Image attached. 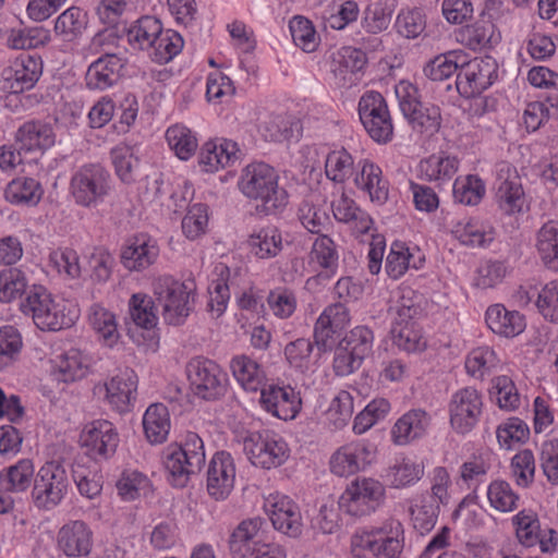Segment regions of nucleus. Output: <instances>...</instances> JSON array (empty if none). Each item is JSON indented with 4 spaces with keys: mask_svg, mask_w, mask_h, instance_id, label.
Instances as JSON below:
<instances>
[{
    "mask_svg": "<svg viewBox=\"0 0 558 558\" xmlns=\"http://www.w3.org/2000/svg\"><path fill=\"white\" fill-rule=\"evenodd\" d=\"M241 193L258 203L257 208L265 215L282 211L289 203V194L279 186V174L268 163L252 162L241 172L238 181Z\"/></svg>",
    "mask_w": 558,
    "mask_h": 558,
    "instance_id": "obj_1",
    "label": "nucleus"
},
{
    "mask_svg": "<svg viewBox=\"0 0 558 558\" xmlns=\"http://www.w3.org/2000/svg\"><path fill=\"white\" fill-rule=\"evenodd\" d=\"M405 546L403 524L396 518H389L369 530L355 531L350 539L352 558H402Z\"/></svg>",
    "mask_w": 558,
    "mask_h": 558,
    "instance_id": "obj_2",
    "label": "nucleus"
},
{
    "mask_svg": "<svg viewBox=\"0 0 558 558\" xmlns=\"http://www.w3.org/2000/svg\"><path fill=\"white\" fill-rule=\"evenodd\" d=\"M24 315L44 331H58L71 327L77 319L75 308L66 310L63 301H57L43 286H34L21 303Z\"/></svg>",
    "mask_w": 558,
    "mask_h": 558,
    "instance_id": "obj_3",
    "label": "nucleus"
},
{
    "mask_svg": "<svg viewBox=\"0 0 558 558\" xmlns=\"http://www.w3.org/2000/svg\"><path fill=\"white\" fill-rule=\"evenodd\" d=\"M153 293L162 308L168 325L180 326L190 316L195 304V284L172 276H159L153 282Z\"/></svg>",
    "mask_w": 558,
    "mask_h": 558,
    "instance_id": "obj_4",
    "label": "nucleus"
},
{
    "mask_svg": "<svg viewBox=\"0 0 558 558\" xmlns=\"http://www.w3.org/2000/svg\"><path fill=\"white\" fill-rule=\"evenodd\" d=\"M162 457L170 483L184 487L190 476L199 472L205 464L204 442L196 433L189 432L182 444L169 445Z\"/></svg>",
    "mask_w": 558,
    "mask_h": 558,
    "instance_id": "obj_5",
    "label": "nucleus"
},
{
    "mask_svg": "<svg viewBox=\"0 0 558 558\" xmlns=\"http://www.w3.org/2000/svg\"><path fill=\"white\" fill-rule=\"evenodd\" d=\"M70 193L75 204L96 207L111 193L110 173L99 163L84 165L73 173Z\"/></svg>",
    "mask_w": 558,
    "mask_h": 558,
    "instance_id": "obj_6",
    "label": "nucleus"
},
{
    "mask_svg": "<svg viewBox=\"0 0 558 558\" xmlns=\"http://www.w3.org/2000/svg\"><path fill=\"white\" fill-rule=\"evenodd\" d=\"M243 452L255 466L278 468L289 457V448L282 437L270 430L248 432L241 436Z\"/></svg>",
    "mask_w": 558,
    "mask_h": 558,
    "instance_id": "obj_7",
    "label": "nucleus"
},
{
    "mask_svg": "<svg viewBox=\"0 0 558 558\" xmlns=\"http://www.w3.org/2000/svg\"><path fill=\"white\" fill-rule=\"evenodd\" d=\"M384 485L372 477L352 481L339 497V508L352 517H365L375 512L385 500Z\"/></svg>",
    "mask_w": 558,
    "mask_h": 558,
    "instance_id": "obj_8",
    "label": "nucleus"
},
{
    "mask_svg": "<svg viewBox=\"0 0 558 558\" xmlns=\"http://www.w3.org/2000/svg\"><path fill=\"white\" fill-rule=\"evenodd\" d=\"M185 373L194 395L204 400H216L227 390L228 375L213 360L193 357L187 362Z\"/></svg>",
    "mask_w": 558,
    "mask_h": 558,
    "instance_id": "obj_9",
    "label": "nucleus"
},
{
    "mask_svg": "<svg viewBox=\"0 0 558 558\" xmlns=\"http://www.w3.org/2000/svg\"><path fill=\"white\" fill-rule=\"evenodd\" d=\"M69 478L65 468L57 461H48L36 473L32 488L34 504L51 510L61 504L68 493Z\"/></svg>",
    "mask_w": 558,
    "mask_h": 558,
    "instance_id": "obj_10",
    "label": "nucleus"
},
{
    "mask_svg": "<svg viewBox=\"0 0 558 558\" xmlns=\"http://www.w3.org/2000/svg\"><path fill=\"white\" fill-rule=\"evenodd\" d=\"M517 542L524 548L536 546L546 555L558 548V534L551 527L543 529L538 514L532 509H522L510 519Z\"/></svg>",
    "mask_w": 558,
    "mask_h": 558,
    "instance_id": "obj_11",
    "label": "nucleus"
},
{
    "mask_svg": "<svg viewBox=\"0 0 558 558\" xmlns=\"http://www.w3.org/2000/svg\"><path fill=\"white\" fill-rule=\"evenodd\" d=\"M359 117L368 135L379 144L392 140L393 125L387 102L375 90L365 92L359 100Z\"/></svg>",
    "mask_w": 558,
    "mask_h": 558,
    "instance_id": "obj_12",
    "label": "nucleus"
},
{
    "mask_svg": "<svg viewBox=\"0 0 558 558\" xmlns=\"http://www.w3.org/2000/svg\"><path fill=\"white\" fill-rule=\"evenodd\" d=\"M263 508L277 532L293 539L302 536L304 522L301 509L292 498L274 492L264 498Z\"/></svg>",
    "mask_w": 558,
    "mask_h": 558,
    "instance_id": "obj_13",
    "label": "nucleus"
},
{
    "mask_svg": "<svg viewBox=\"0 0 558 558\" xmlns=\"http://www.w3.org/2000/svg\"><path fill=\"white\" fill-rule=\"evenodd\" d=\"M377 448L367 439H357L339 447L329 459L330 472L349 477L365 471L376 459Z\"/></svg>",
    "mask_w": 558,
    "mask_h": 558,
    "instance_id": "obj_14",
    "label": "nucleus"
},
{
    "mask_svg": "<svg viewBox=\"0 0 558 558\" xmlns=\"http://www.w3.org/2000/svg\"><path fill=\"white\" fill-rule=\"evenodd\" d=\"M44 62L37 54H20L3 68L0 74V92L21 94L32 89L43 74Z\"/></svg>",
    "mask_w": 558,
    "mask_h": 558,
    "instance_id": "obj_15",
    "label": "nucleus"
},
{
    "mask_svg": "<svg viewBox=\"0 0 558 558\" xmlns=\"http://www.w3.org/2000/svg\"><path fill=\"white\" fill-rule=\"evenodd\" d=\"M497 71L498 64L493 57L485 56L469 61L464 59L457 75V89L464 97H475L494 84L498 76Z\"/></svg>",
    "mask_w": 558,
    "mask_h": 558,
    "instance_id": "obj_16",
    "label": "nucleus"
},
{
    "mask_svg": "<svg viewBox=\"0 0 558 558\" xmlns=\"http://www.w3.org/2000/svg\"><path fill=\"white\" fill-rule=\"evenodd\" d=\"M483 412V397L473 387L458 389L448 403L451 428L460 435L469 434L478 423Z\"/></svg>",
    "mask_w": 558,
    "mask_h": 558,
    "instance_id": "obj_17",
    "label": "nucleus"
},
{
    "mask_svg": "<svg viewBox=\"0 0 558 558\" xmlns=\"http://www.w3.org/2000/svg\"><path fill=\"white\" fill-rule=\"evenodd\" d=\"M495 201L507 216L522 214L529 207L518 171L507 162L498 166Z\"/></svg>",
    "mask_w": 558,
    "mask_h": 558,
    "instance_id": "obj_18",
    "label": "nucleus"
},
{
    "mask_svg": "<svg viewBox=\"0 0 558 558\" xmlns=\"http://www.w3.org/2000/svg\"><path fill=\"white\" fill-rule=\"evenodd\" d=\"M119 442L117 427L107 420H94L87 423L81 433L82 447L94 460H107L112 457Z\"/></svg>",
    "mask_w": 558,
    "mask_h": 558,
    "instance_id": "obj_19",
    "label": "nucleus"
},
{
    "mask_svg": "<svg viewBox=\"0 0 558 558\" xmlns=\"http://www.w3.org/2000/svg\"><path fill=\"white\" fill-rule=\"evenodd\" d=\"M137 375L133 369L125 368L97 386V392L104 393L107 404L118 413L130 412L136 400Z\"/></svg>",
    "mask_w": 558,
    "mask_h": 558,
    "instance_id": "obj_20",
    "label": "nucleus"
},
{
    "mask_svg": "<svg viewBox=\"0 0 558 558\" xmlns=\"http://www.w3.org/2000/svg\"><path fill=\"white\" fill-rule=\"evenodd\" d=\"M259 391L260 407L277 418L293 420L301 411L300 393L289 385L265 384Z\"/></svg>",
    "mask_w": 558,
    "mask_h": 558,
    "instance_id": "obj_21",
    "label": "nucleus"
},
{
    "mask_svg": "<svg viewBox=\"0 0 558 558\" xmlns=\"http://www.w3.org/2000/svg\"><path fill=\"white\" fill-rule=\"evenodd\" d=\"M354 186L373 204L384 205L389 197V181L381 167L371 158H361L352 177Z\"/></svg>",
    "mask_w": 558,
    "mask_h": 558,
    "instance_id": "obj_22",
    "label": "nucleus"
},
{
    "mask_svg": "<svg viewBox=\"0 0 558 558\" xmlns=\"http://www.w3.org/2000/svg\"><path fill=\"white\" fill-rule=\"evenodd\" d=\"M367 63L366 53L354 47H342L332 57L331 72L340 88H351L360 83Z\"/></svg>",
    "mask_w": 558,
    "mask_h": 558,
    "instance_id": "obj_23",
    "label": "nucleus"
},
{
    "mask_svg": "<svg viewBox=\"0 0 558 558\" xmlns=\"http://www.w3.org/2000/svg\"><path fill=\"white\" fill-rule=\"evenodd\" d=\"M159 256L157 241L146 233L130 238L121 250V263L130 271L149 268Z\"/></svg>",
    "mask_w": 558,
    "mask_h": 558,
    "instance_id": "obj_24",
    "label": "nucleus"
},
{
    "mask_svg": "<svg viewBox=\"0 0 558 558\" xmlns=\"http://www.w3.org/2000/svg\"><path fill=\"white\" fill-rule=\"evenodd\" d=\"M235 464L226 451L214 454L207 471V492L216 500L226 499L234 487Z\"/></svg>",
    "mask_w": 558,
    "mask_h": 558,
    "instance_id": "obj_25",
    "label": "nucleus"
},
{
    "mask_svg": "<svg viewBox=\"0 0 558 558\" xmlns=\"http://www.w3.org/2000/svg\"><path fill=\"white\" fill-rule=\"evenodd\" d=\"M460 168V159L445 151L432 154L421 159L416 167V177L440 187L449 183Z\"/></svg>",
    "mask_w": 558,
    "mask_h": 558,
    "instance_id": "obj_26",
    "label": "nucleus"
},
{
    "mask_svg": "<svg viewBox=\"0 0 558 558\" xmlns=\"http://www.w3.org/2000/svg\"><path fill=\"white\" fill-rule=\"evenodd\" d=\"M432 416L423 409H411L393 424L390 435L397 446H407L424 437L430 426Z\"/></svg>",
    "mask_w": 558,
    "mask_h": 558,
    "instance_id": "obj_27",
    "label": "nucleus"
},
{
    "mask_svg": "<svg viewBox=\"0 0 558 558\" xmlns=\"http://www.w3.org/2000/svg\"><path fill=\"white\" fill-rule=\"evenodd\" d=\"M240 148L231 140L217 138L206 142L199 151L198 163L205 172H217L235 163Z\"/></svg>",
    "mask_w": 558,
    "mask_h": 558,
    "instance_id": "obj_28",
    "label": "nucleus"
},
{
    "mask_svg": "<svg viewBox=\"0 0 558 558\" xmlns=\"http://www.w3.org/2000/svg\"><path fill=\"white\" fill-rule=\"evenodd\" d=\"M124 60L114 54H105L92 62L86 71L85 82L92 90H105L118 83Z\"/></svg>",
    "mask_w": 558,
    "mask_h": 558,
    "instance_id": "obj_29",
    "label": "nucleus"
},
{
    "mask_svg": "<svg viewBox=\"0 0 558 558\" xmlns=\"http://www.w3.org/2000/svg\"><path fill=\"white\" fill-rule=\"evenodd\" d=\"M425 263V257L417 246H411L402 241H393L390 244L386 257L385 270L392 280H398L410 269H420Z\"/></svg>",
    "mask_w": 558,
    "mask_h": 558,
    "instance_id": "obj_30",
    "label": "nucleus"
},
{
    "mask_svg": "<svg viewBox=\"0 0 558 558\" xmlns=\"http://www.w3.org/2000/svg\"><path fill=\"white\" fill-rule=\"evenodd\" d=\"M457 40L470 50L482 51L497 46L501 35L493 21L482 19L460 28Z\"/></svg>",
    "mask_w": 558,
    "mask_h": 558,
    "instance_id": "obj_31",
    "label": "nucleus"
},
{
    "mask_svg": "<svg viewBox=\"0 0 558 558\" xmlns=\"http://www.w3.org/2000/svg\"><path fill=\"white\" fill-rule=\"evenodd\" d=\"M58 545L68 557L87 556L93 545V532L84 521H70L60 529Z\"/></svg>",
    "mask_w": 558,
    "mask_h": 558,
    "instance_id": "obj_32",
    "label": "nucleus"
},
{
    "mask_svg": "<svg viewBox=\"0 0 558 558\" xmlns=\"http://www.w3.org/2000/svg\"><path fill=\"white\" fill-rule=\"evenodd\" d=\"M350 323V313L341 303H333L325 307L314 326V337L318 345L327 347L333 336L342 331Z\"/></svg>",
    "mask_w": 558,
    "mask_h": 558,
    "instance_id": "obj_33",
    "label": "nucleus"
},
{
    "mask_svg": "<svg viewBox=\"0 0 558 558\" xmlns=\"http://www.w3.org/2000/svg\"><path fill=\"white\" fill-rule=\"evenodd\" d=\"M87 322L104 347L114 349L120 344L117 316L109 308L100 303H93L87 311Z\"/></svg>",
    "mask_w": 558,
    "mask_h": 558,
    "instance_id": "obj_34",
    "label": "nucleus"
},
{
    "mask_svg": "<svg viewBox=\"0 0 558 558\" xmlns=\"http://www.w3.org/2000/svg\"><path fill=\"white\" fill-rule=\"evenodd\" d=\"M52 128L40 121H27L15 133V143L23 153H40L54 144Z\"/></svg>",
    "mask_w": 558,
    "mask_h": 558,
    "instance_id": "obj_35",
    "label": "nucleus"
},
{
    "mask_svg": "<svg viewBox=\"0 0 558 558\" xmlns=\"http://www.w3.org/2000/svg\"><path fill=\"white\" fill-rule=\"evenodd\" d=\"M93 366L94 359L89 353L72 348L58 356L54 372L59 380L72 383L86 377Z\"/></svg>",
    "mask_w": 558,
    "mask_h": 558,
    "instance_id": "obj_36",
    "label": "nucleus"
},
{
    "mask_svg": "<svg viewBox=\"0 0 558 558\" xmlns=\"http://www.w3.org/2000/svg\"><path fill=\"white\" fill-rule=\"evenodd\" d=\"M488 328L496 335L512 338L525 329V318L518 311H509L502 304L490 305L485 313Z\"/></svg>",
    "mask_w": 558,
    "mask_h": 558,
    "instance_id": "obj_37",
    "label": "nucleus"
},
{
    "mask_svg": "<svg viewBox=\"0 0 558 558\" xmlns=\"http://www.w3.org/2000/svg\"><path fill=\"white\" fill-rule=\"evenodd\" d=\"M129 311L133 323L137 327L148 331V347L151 350H156L158 336L155 328L158 324V316L153 299L145 293H134L129 301Z\"/></svg>",
    "mask_w": 558,
    "mask_h": 558,
    "instance_id": "obj_38",
    "label": "nucleus"
},
{
    "mask_svg": "<svg viewBox=\"0 0 558 558\" xmlns=\"http://www.w3.org/2000/svg\"><path fill=\"white\" fill-rule=\"evenodd\" d=\"M331 208L336 220L350 225L354 232L366 234L373 229L372 217L344 193L332 201Z\"/></svg>",
    "mask_w": 558,
    "mask_h": 558,
    "instance_id": "obj_39",
    "label": "nucleus"
},
{
    "mask_svg": "<svg viewBox=\"0 0 558 558\" xmlns=\"http://www.w3.org/2000/svg\"><path fill=\"white\" fill-rule=\"evenodd\" d=\"M230 369L236 383L248 392H256L266 384V373L262 365L245 354L233 356Z\"/></svg>",
    "mask_w": 558,
    "mask_h": 558,
    "instance_id": "obj_40",
    "label": "nucleus"
},
{
    "mask_svg": "<svg viewBox=\"0 0 558 558\" xmlns=\"http://www.w3.org/2000/svg\"><path fill=\"white\" fill-rule=\"evenodd\" d=\"M259 133L270 142H298L301 137L302 124L293 116H271L260 124Z\"/></svg>",
    "mask_w": 558,
    "mask_h": 558,
    "instance_id": "obj_41",
    "label": "nucleus"
},
{
    "mask_svg": "<svg viewBox=\"0 0 558 558\" xmlns=\"http://www.w3.org/2000/svg\"><path fill=\"white\" fill-rule=\"evenodd\" d=\"M452 233L463 245L484 247L494 240L493 227L477 218H464L458 221Z\"/></svg>",
    "mask_w": 558,
    "mask_h": 558,
    "instance_id": "obj_42",
    "label": "nucleus"
},
{
    "mask_svg": "<svg viewBox=\"0 0 558 558\" xmlns=\"http://www.w3.org/2000/svg\"><path fill=\"white\" fill-rule=\"evenodd\" d=\"M264 525L265 521L259 517L240 522L230 536L231 551L240 558H244L256 543L263 542L259 536Z\"/></svg>",
    "mask_w": 558,
    "mask_h": 558,
    "instance_id": "obj_43",
    "label": "nucleus"
},
{
    "mask_svg": "<svg viewBox=\"0 0 558 558\" xmlns=\"http://www.w3.org/2000/svg\"><path fill=\"white\" fill-rule=\"evenodd\" d=\"M143 427L150 444L165 442L171 428L168 408L162 403L150 404L143 415Z\"/></svg>",
    "mask_w": 558,
    "mask_h": 558,
    "instance_id": "obj_44",
    "label": "nucleus"
},
{
    "mask_svg": "<svg viewBox=\"0 0 558 558\" xmlns=\"http://www.w3.org/2000/svg\"><path fill=\"white\" fill-rule=\"evenodd\" d=\"M250 252L259 259L276 257L282 250L281 232L274 226L255 230L247 240Z\"/></svg>",
    "mask_w": 558,
    "mask_h": 558,
    "instance_id": "obj_45",
    "label": "nucleus"
},
{
    "mask_svg": "<svg viewBox=\"0 0 558 558\" xmlns=\"http://www.w3.org/2000/svg\"><path fill=\"white\" fill-rule=\"evenodd\" d=\"M35 468L31 459H21L0 472V484L13 494L25 493L35 480Z\"/></svg>",
    "mask_w": 558,
    "mask_h": 558,
    "instance_id": "obj_46",
    "label": "nucleus"
},
{
    "mask_svg": "<svg viewBox=\"0 0 558 558\" xmlns=\"http://www.w3.org/2000/svg\"><path fill=\"white\" fill-rule=\"evenodd\" d=\"M409 510L414 529L424 534L435 526L439 514V504L435 502L428 493H422L410 500Z\"/></svg>",
    "mask_w": 558,
    "mask_h": 558,
    "instance_id": "obj_47",
    "label": "nucleus"
},
{
    "mask_svg": "<svg viewBox=\"0 0 558 558\" xmlns=\"http://www.w3.org/2000/svg\"><path fill=\"white\" fill-rule=\"evenodd\" d=\"M535 247L544 265L558 270V221L549 220L539 228Z\"/></svg>",
    "mask_w": 558,
    "mask_h": 558,
    "instance_id": "obj_48",
    "label": "nucleus"
},
{
    "mask_svg": "<svg viewBox=\"0 0 558 558\" xmlns=\"http://www.w3.org/2000/svg\"><path fill=\"white\" fill-rule=\"evenodd\" d=\"M500 360L489 347H478L469 352L464 366L468 375L475 379H484L498 369Z\"/></svg>",
    "mask_w": 558,
    "mask_h": 558,
    "instance_id": "obj_49",
    "label": "nucleus"
},
{
    "mask_svg": "<svg viewBox=\"0 0 558 558\" xmlns=\"http://www.w3.org/2000/svg\"><path fill=\"white\" fill-rule=\"evenodd\" d=\"M50 41L49 29L43 26L11 28L7 32L5 44L10 49H36Z\"/></svg>",
    "mask_w": 558,
    "mask_h": 558,
    "instance_id": "obj_50",
    "label": "nucleus"
},
{
    "mask_svg": "<svg viewBox=\"0 0 558 558\" xmlns=\"http://www.w3.org/2000/svg\"><path fill=\"white\" fill-rule=\"evenodd\" d=\"M44 194L40 183L33 178H17L12 180L4 196L8 202L15 205H36Z\"/></svg>",
    "mask_w": 558,
    "mask_h": 558,
    "instance_id": "obj_51",
    "label": "nucleus"
},
{
    "mask_svg": "<svg viewBox=\"0 0 558 558\" xmlns=\"http://www.w3.org/2000/svg\"><path fill=\"white\" fill-rule=\"evenodd\" d=\"M424 475V465L415 458L402 457L389 468L387 477L395 488H403L417 483Z\"/></svg>",
    "mask_w": 558,
    "mask_h": 558,
    "instance_id": "obj_52",
    "label": "nucleus"
},
{
    "mask_svg": "<svg viewBox=\"0 0 558 558\" xmlns=\"http://www.w3.org/2000/svg\"><path fill=\"white\" fill-rule=\"evenodd\" d=\"M356 168L353 156L344 148L328 153L325 159V173L328 180L343 184L352 179Z\"/></svg>",
    "mask_w": 558,
    "mask_h": 558,
    "instance_id": "obj_53",
    "label": "nucleus"
},
{
    "mask_svg": "<svg viewBox=\"0 0 558 558\" xmlns=\"http://www.w3.org/2000/svg\"><path fill=\"white\" fill-rule=\"evenodd\" d=\"M465 53L462 50H452L436 56L424 66V74L432 81H445L452 76L463 64Z\"/></svg>",
    "mask_w": 558,
    "mask_h": 558,
    "instance_id": "obj_54",
    "label": "nucleus"
},
{
    "mask_svg": "<svg viewBox=\"0 0 558 558\" xmlns=\"http://www.w3.org/2000/svg\"><path fill=\"white\" fill-rule=\"evenodd\" d=\"M162 31L159 20L154 16H143L128 31V41L134 49H150L153 43Z\"/></svg>",
    "mask_w": 558,
    "mask_h": 558,
    "instance_id": "obj_55",
    "label": "nucleus"
},
{
    "mask_svg": "<svg viewBox=\"0 0 558 558\" xmlns=\"http://www.w3.org/2000/svg\"><path fill=\"white\" fill-rule=\"evenodd\" d=\"M183 46L184 41L179 33L162 28L149 49V56L154 62L165 64L178 56Z\"/></svg>",
    "mask_w": 558,
    "mask_h": 558,
    "instance_id": "obj_56",
    "label": "nucleus"
},
{
    "mask_svg": "<svg viewBox=\"0 0 558 558\" xmlns=\"http://www.w3.org/2000/svg\"><path fill=\"white\" fill-rule=\"evenodd\" d=\"M87 25V14L78 7H70L54 22V33L63 40L75 39Z\"/></svg>",
    "mask_w": 558,
    "mask_h": 558,
    "instance_id": "obj_57",
    "label": "nucleus"
},
{
    "mask_svg": "<svg viewBox=\"0 0 558 558\" xmlns=\"http://www.w3.org/2000/svg\"><path fill=\"white\" fill-rule=\"evenodd\" d=\"M166 140L170 149L181 160H189L198 146L195 134L182 124L169 126L166 131Z\"/></svg>",
    "mask_w": 558,
    "mask_h": 558,
    "instance_id": "obj_58",
    "label": "nucleus"
},
{
    "mask_svg": "<svg viewBox=\"0 0 558 558\" xmlns=\"http://www.w3.org/2000/svg\"><path fill=\"white\" fill-rule=\"evenodd\" d=\"M485 192L484 181L474 174L457 178L452 186L454 201L468 206L477 205L483 199Z\"/></svg>",
    "mask_w": 558,
    "mask_h": 558,
    "instance_id": "obj_59",
    "label": "nucleus"
},
{
    "mask_svg": "<svg viewBox=\"0 0 558 558\" xmlns=\"http://www.w3.org/2000/svg\"><path fill=\"white\" fill-rule=\"evenodd\" d=\"M536 462L532 450L518 451L510 461V474L514 484L520 488H529L535 480Z\"/></svg>",
    "mask_w": 558,
    "mask_h": 558,
    "instance_id": "obj_60",
    "label": "nucleus"
},
{
    "mask_svg": "<svg viewBox=\"0 0 558 558\" xmlns=\"http://www.w3.org/2000/svg\"><path fill=\"white\" fill-rule=\"evenodd\" d=\"M111 160L118 178L126 184L134 182L138 158L134 148L125 143H120L110 151Z\"/></svg>",
    "mask_w": 558,
    "mask_h": 558,
    "instance_id": "obj_61",
    "label": "nucleus"
},
{
    "mask_svg": "<svg viewBox=\"0 0 558 558\" xmlns=\"http://www.w3.org/2000/svg\"><path fill=\"white\" fill-rule=\"evenodd\" d=\"M487 499L492 508L499 512L507 513L518 508L520 497L508 482L496 480L487 487Z\"/></svg>",
    "mask_w": 558,
    "mask_h": 558,
    "instance_id": "obj_62",
    "label": "nucleus"
},
{
    "mask_svg": "<svg viewBox=\"0 0 558 558\" xmlns=\"http://www.w3.org/2000/svg\"><path fill=\"white\" fill-rule=\"evenodd\" d=\"M314 345L307 338H298L283 348L284 360L289 367L300 374L310 369Z\"/></svg>",
    "mask_w": 558,
    "mask_h": 558,
    "instance_id": "obj_63",
    "label": "nucleus"
},
{
    "mask_svg": "<svg viewBox=\"0 0 558 558\" xmlns=\"http://www.w3.org/2000/svg\"><path fill=\"white\" fill-rule=\"evenodd\" d=\"M209 208L206 204L195 203L187 208L182 219V232L189 240H197L207 232Z\"/></svg>",
    "mask_w": 558,
    "mask_h": 558,
    "instance_id": "obj_64",
    "label": "nucleus"
}]
</instances>
